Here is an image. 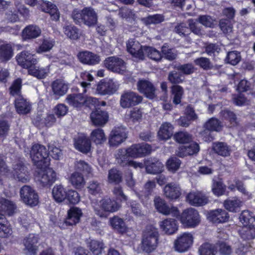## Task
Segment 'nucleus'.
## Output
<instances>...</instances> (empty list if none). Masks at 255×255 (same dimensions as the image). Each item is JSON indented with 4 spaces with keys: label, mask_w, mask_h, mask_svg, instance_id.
<instances>
[{
    "label": "nucleus",
    "mask_w": 255,
    "mask_h": 255,
    "mask_svg": "<svg viewBox=\"0 0 255 255\" xmlns=\"http://www.w3.org/2000/svg\"><path fill=\"white\" fill-rule=\"evenodd\" d=\"M13 175L18 181L26 183L30 180V175L25 166L21 162L13 165Z\"/></svg>",
    "instance_id": "18"
},
{
    "label": "nucleus",
    "mask_w": 255,
    "mask_h": 255,
    "mask_svg": "<svg viewBox=\"0 0 255 255\" xmlns=\"http://www.w3.org/2000/svg\"><path fill=\"white\" fill-rule=\"evenodd\" d=\"M74 146L78 151L87 154L91 149V141L89 137L85 133H78L73 138Z\"/></svg>",
    "instance_id": "9"
},
{
    "label": "nucleus",
    "mask_w": 255,
    "mask_h": 255,
    "mask_svg": "<svg viewBox=\"0 0 255 255\" xmlns=\"http://www.w3.org/2000/svg\"><path fill=\"white\" fill-rule=\"evenodd\" d=\"M241 60L240 52L238 51H232L228 53L225 61L232 65H237Z\"/></svg>",
    "instance_id": "52"
},
{
    "label": "nucleus",
    "mask_w": 255,
    "mask_h": 255,
    "mask_svg": "<svg viewBox=\"0 0 255 255\" xmlns=\"http://www.w3.org/2000/svg\"><path fill=\"white\" fill-rule=\"evenodd\" d=\"M212 148L216 153L221 156H227L230 155V149L227 144L225 142L213 143Z\"/></svg>",
    "instance_id": "41"
},
{
    "label": "nucleus",
    "mask_w": 255,
    "mask_h": 255,
    "mask_svg": "<svg viewBox=\"0 0 255 255\" xmlns=\"http://www.w3.org/2000/svg\"><path fill=\"white\" fill-rule=\"evenodd\" d=\"M212 190L214 195L220 196L224 194L226 190V186L220 179L213 180Z\"/></svg>",
    "instance_id": "47"
},
{
    "label": "nucleus",
    "mask_w": 255,
    "mask_h": 255,
    "mask_svg": "<svg viewBox=\"0 0 255 255\" xmlns=\"http://www.w3.org/2000/svg\"><path fill=\"white\" fill-rule=\"evenodd\" d=\"M180 216L181 223L188 227L194 228L200 222V217L195 209L189 208L184 210Z\"/></svg>",
    "instance_id": "4"
},
{
    "label": "nucleus",
    "mask_w": 255,
    "mask_h": 255,
    "mask_svg": "<svg viewBox=\"0 0 255 255\" xmlns=\"http://www.w3.org/2000/svg\"><path fill=\"white\" fill-rule=\"evenodd\" d=\"M174 139L179 143L185 144L192 141V135L186 131H179L174 135Z\"/></svg>",
    "instance_id": "53"
},
{
    "label": "nucleus",
    "mask_w": 255,
    "mask_h": 255,
    "mask_svg": "<svg viewBox=\"0 0 255 255\" xmlns=\"http://www.w3.org/2000/svg\"><path fill=\"white\" fill-rule=\"evenodd\" d=\"M53 95L55 99H58L67 92L68 85L64 81L57 79L53 81L51 85Z\"/></svg>",
    "instance_id": "23"
},
{
    "label": "nucleus",
    "mask_w": 255,
    "mask_h": 255,
    "mask_svg": "<svg viewBox=\"0 0 255 255\" xmlns=\"http://www.w3.org/2000/svg\"><path fill=\"white\" fill-rule=\"evenodd\" d=\"M127 138L126 129L122 127L115 128L112 130L109 137L110 146H118Z\"/></svg>",
    "instance_id": "16"
},
{
    "label": "nucleus",
    "mask_w": 255,
    "mask_h": 255,
    "mask_svg": "<svg viewBox=\"0 0 255 255\" xmlns=\"http://www.w3.org/2000/svg\"><path fill=\"white\" fill-rule=\"evenodd\" d=\"M12 228L6 220L0 224V238H8L12 234Z\"/></svg>",
    "instance_id": "60"
},
{
    "label": "nucleus",
    "mask_w": 255,
    "mask_h": 255,
    "mask_svg": "<svg viewBox=\"0 0 255 255\" xmlns=\"http://www.w3.org/2000/svg\"><path fill=\"white\" fill-rule=\"evenodd\" d=\"M13 56V50L10 44H4L0 46V59L8 61Z\"/></svg>",
    "instance_id": "42"
},
{
    "label": "nucleus",
    "mask_w": 255,
    "mask_h": 255,
    "mask_svg": "<svg viewBox=\"0 0 255 255\" xmlns=\"http://www.w3.org/2000/svg\"><path fill=\"white\" fill-rule=\"evenodd\" d=\"M137 89L140 93L148 99H152L155 97V87L148 80H139L137 83Z\"/></svg>",
    "instance_id": "15"
},
{
    "label": "nucleus",
    "mask_w": 255,
    "mask_h": 255,
    "mask_svg": "<svg viewBox=\"0 0 255 255\" xmlns=\"http://www.w3.org/2000/svg\"><path fill=\"white\" fill-rule=\"evenodd\" d=\"M142 97L131 91L124 92L121 95L120 105L123 108H128L137 105L142 102Z\"/></svg>",
    "instance_id": "8"
},
{
    "label": "nucleus",
    "mask_w": 255,
    "mask_h": 255,
    "mask_svg": "<svg viewBox=\"0 0 255 255\" xmlns=\"http://www.w3.org/2000/svg\"><path fill=\"white\" fill-rule=\"evenodd\" d=\"M186 198L188 202L194 206H203L208 202V199L205 195L199 191L189 193Z\"/></svg>",
    "instance_id": "22"
},
{
    "label": "nucleus",
    "mask_w": 255,
    "mask_h": 255,
    "mask_svg": "<svg viewBox=\"0 0 255 255\" xmlns=\"http://www.w3.org/2000/svg\"><path fill=\"white\" fill-rule=\"evenodd\" d=\"M154 203L156 210L163 215H171L175 217H177L179 215V211L176 207H170L160 197H155Z\"/></svg>",
    "instance_id": "12"
},
{
    "label": "nucleus",
    "mask_w": 255,
    "mask_h": 255,
    "mask_svg": "<svg viewBox=\"0 0 255 255\" xmlns=\"http://www.w3.org/2000/svg\"><path fill=\"white\" fill-rule=\"evenodd\" d=\"M16 209V206L13 202L4 198H0V211L8 216L12 215Z\"/></svg>",
    "instance_id": "36"
},
{
    "label": "nucleus",
    "mask_w": 255,
    "mask_h": 255,
    "mask_svg": "<svg viewBox=\"0 0 255 255\" xmlns=\"http://www.w3.org/2000/svg\"><path fill=\"white\" fill-rule=\"evenodd\" d=\"M16 59L19 65L28 69L35 65L38 62L35 54H32L28 51H23L17 54Z\"/></svg>",
    "instance_id": "11"
},
{
    "label": "nucleus",
    "mask_w": 255,
    "mask_h": 255,
    "mask_svg": "<svg viewBox=\"0 0 255 255\" xmlns=\"http://www.w3.org/2000/svg\"><path fill=\"white\" fill-rule=\"evenodd\" d=\"M70 180L72 185L76 188H81L85 184L83 175L78 172H75L71 174Z\"/></svg>",
    "instance_id": "44"
},
{
    "label": "nucleus",
    "mask_w": 255,
    "mask_h": 255,
    "mask_svg": "<svg viewBox=\"0 0 255 255\" xmlns=\"http://www.w3.org/2000/svg\"><path fill=\"white\" fill-rule=\"evenodd\" d=\"M89 247L90 251L95 255H99L102 253L104 249V245L102 242L92 240L89 244Z\"/></svg>",
    "instance_id": "56"
},
{
    "label": "nucleus",
    "mask_w": 255,
    "mask_h": 255,
    "mask_svg": "<svg viewBox=\"0 0 255 255\" xmlns=\"http://www.w3.org/2000/svg\"><path fill=\"white\" fill-rule=\"evenodd\" d=\"M110 223L113 228L120 233H124L126 231V226L124 220L118 217L111 219Z\"/></svg>",
    "instance_id": "49"
},
{
    "label": "nucleus",
    "mask_w": 255,
    "mask_h": 255,
    "mask_svg": "<svg viewBox=\"0 0 255 255\" xmlns=\"http://www.w3.org/2000/svg\"><path fill=\"white\" fill-rule=\"evenodd\" d=\"M193 237L191 233H184L177 237L174 242L175 251L179 253L187 251L192 246Z\"/></svg>",
    "instance_id": "6"
},
{
    "label": "nucleus",
    "mask_w": 255,
    "mask_h": 255,
    "mask_svg": "<svg viewBox=\"0 0 255 255\" xmlns=\"http://www.w3.org/2000/svg\"><path fill=\"white\" fill-rule=\"evenodd\" d=\"M242 204L243 202L237 197L228 199L224 202L225 208L229 211L232 212L239 211Z\"/></svg>",
    "instance_id": "35"
},
{
    "label": "nucleus",
    "mask_w": 255,
    "mask_h": 255,
    "mask_svg": "<svg viewBox=\"0 0 255 255\" xmlns=\"http://www.w3.org/2000/svg\"><path fill=\"white\" fill-rule=\"evenodd\" d=\"M159 225L161 231L168 235L175 234L178 228L176 220L171 218H167L160 222Z\"/></svg>",
    "instance_id": "24"
},
{
    "label": "nucleus",
    "mask_w": 255,
    "mask_h": 255,
    "mask_svg": "<svg viewBox=\"0 0 255 255\" xmlns=\"http://www.w3.org/2000/svg\"><path fill=\"white\" fill-rule=\"evenodd\" d=\"M205 130L201 133L205 141H211L214 137L211 135L210 131H221L223 128L222 122L216 118L209 119L203 125Z\"/></svg>",
    "instance_id": "5"
},
{
    "label": "nucleus",
    "mask_w": 255,
    "mask_h": 255,
    "mask_svg": "<svg viewBox=\"0 0 255 255\" xmlns=\"http://www.w3.org/2000/svg\"><path fill=\"white\" fill-rule=\"evenodd\" d=\"M164 20V16L159 14L149 15L141 18L142 22L146 25H150L151 24H159L163 22Z\"/></svg>",
    "instance_id": "46"
},
{
    "label": "nucleus",
    "mask_w": 255,
    "mask_h": 255,
    "mask_svg": "<svg viewBox=\"0 0 255 255\" xmlns=\"http://www.w3.org/2000/svg\"><path fill=\"white\" fill-rule=\"evenodd\" d=\"M65 34L71 39H77L80 36L79 29L73 25H69L64 27Z\"/></svg>",
    "instance_id": "54"
},
{
    "label": "nucleus",
    "mask_w": 255,
    "mask_h": 255,
    "mask_svg": "<svg viewBox=\"0 0 255 255\" xmlns=\"http://www.w3.org/2000/svg\"><path fill=\"white\" fill-rule=\"evenodd\" d=\"M71 17L77 24L83 23L89 27L95 25L98 20L96 12L90 7H85L81 10L75 9L72 11Z\"/></svg>",
    "instance_id": "2"
},
{
    "label": "nucleus",
    "mask_w": 255,
    "mask_h": 255,
    "mask_svg": "<svg viewBox=\"0 0 255 255\" xmlns=\"http://www.w3.org/2000/svg\"><path fill=\"white\" fill-rule=\"evenodd\" d=\"M145 165L146 171L149 174H159L163 169V165L157 159H150L147 160Z\"/></svg>",
    "instance_id": "29"
},
{
    "label": "nucleus",
    "mask_w": 255,
    "mask_h": 255,
    "mask_svg": "<svg viewBox=\"0 0 255 255\" xmlns=\"http://www.w3.org/2000/svg\"><path fill=\"white\" fill-rule=\"evenodd\" d=\"M67 192L61 184L55 185L52 189V196L57 202H61L66 197Z\"/></svg>",
    "instance_id": "40"
},
{
    "label": "nucleus",
    "mask_w": 255,
    "mask_h": 255,
    "mask_svg": "<svg viewBox=\"0 0 255 255\" xmlns=\"http://www.w3.org/2000/svg\"><path fill=\"white\" fill-rule=\"evenodd\" d=\"M220 116L223 120L228 121L232 126H236L238 124L236 115L230 110L226 109L221 111Z\"/></svg>",
    "instance_id": "43"
},
{
    "label": "nucleus",
    "mask_w": 255,
    "mask_h": 255,
    "mask_svg": "<svg viewBox=\"0 0 255 255\" xmlns=\"http://www.w3.org/2000/svg\"><path fill=\"white\" fill-rule=\"evenodd\" d=\"M78 58L81 63L88 65L97 64L101 60L99 55L88 51L79 52L78 54Z\"/></svg>",
    "instance_id": "21"
},
{
    "label": "nucleus",
    "mask_w": 255,
    "mask_h": 255,
    "mask_svg": "<svg viewBox=\"0 0 255 255\" xmlns=\"http://www.w3.org/2000/svg\"><path fill=\"white\" fill-rule=\"evenodd\" d=\"M209 218L214 223L218 224L227 222L229 216L225 210L218 209L209 213Z\"/></svg>",
    "instance_id": "25"
},
{
    "label": "nucleus",
    "mask_w": 255,
    "mask_h": 255,
    "mask_svg": "<svg viewBox=\"0 0 255 255\" xmlns=\"http://www.w3.org/2000/svg\"><path fill=\"white\" fill-rule=\"evenodd\" d=\"M119 86L113 80L101 81L97 85V92L101 95H112L117 91Z\"/></svg>",
    "instance_id": "17"
},
{
    "label": "nucleus",
    "mask_w": 255,
    "mask_h": 255,
    "mask_svg": "<svg viewBox=\"0 0 255 255\" xmlns=\"http://www.w3.org/2000/svg\"><path fill=\"white\" fill-rule=\"evenodd\" d=\"M90 118L93 124L96 126H104L108 121L109 116L107 112L97 109L91 113Z\"/></svg>",
    "instance_id": "19"
},
{
    "label": "nucleus",
    "mask_w": 255,
    "mask_h": 255,
    "mask_svg": "<svg viewBox=\"0 0 255 255\" xmlns=\"http://www.w3.org/2000/svg\"><path fill=\"white\" fill-rule=\"evenodd\" d=\"M168 80L172 84H177L183 81L184 77L180 73L176 71H172L168 74Z\"/></svg>",
    "instance_id": "64"
},
{
    "label": "nucleus",
    "mask_w": 255,
    "mask_h": 255,
    "mask_svg": "<svg viewBox=\"0 0 255 255\" xmlns=\"http://www.w3.org/2000/svg\"><path fill=\"white\" fill-rule=\"evenodd\" d=\"M159 237L158 229L152 225L146 226L142 235V248L146 253H151L157 247Z\"/></svg>",
    "instance_id": "3"
},
{
    "label": "nucleus",
    "mask_w": 255,
    "mask_h": 255,
    "mask_svg": "<svg viewBox=\"0 0 255 255\" xmlns=\"http://www.w3.org/2000/svg\"><path fill=\"white\" fill-rule=\"evenodd\" d=\"M165 196L170 199H176L181 195V189L179 185L175 183H170L164 188Z\"/></svg>",
    "instance_id": "28"
},
{
    "label": "nucleus",
    "mask_w": 255,
    "mask_h": 255,
    "mask_svg": "<svg viewBox=\"0 0 255 255\" xmlns=\"http://www.w3.org/2000/svg\"><path fill=\"white\" fill-rule=\"evenodd\" d=\"M102 209L105 212H115L117 211L121 207L120 204L116 200L110 198H104L100 201Z\"/></svg>",
    "instance_id": "31"
},
{
    "label": "nucleus",
    "mask_w": 255,
    "mask_h": 255,
    "mask_svg": "<svg viewBox=\"0 0 255 255\" xmlns=\"http://www.w3.org/2000/svg\"><path fill=\"white\" fill-rule=\"evenodd\" d=\"M151 150V145L146 143L134 144L128 148V154L134 158L144 156L150 154Z\"/></svg>",
    "instance_id": "14"
},
{
    "label": "nucleus",
    "mask_w": 255,
    "mask_h": 255,
    "mask_svg": "<svg viewBox=\"0 0 255 255\" xmlns=\"http://www.w3.org/2000/svg\"><path fill=\"white\" fill-rule=\"evenodd\" d=\"M21 85L22 81L20 79L18 78L14 80L9 88L10 94L13 96H21L20 95Z\"/></svg>",
    "instance_id": "61"
},
{
    "label": "nucleus",
    "mask_w": 255,
    "mask_h": 255,
    "mask_svg": "<svg viewBox=\"0 0 255 255\" xmlns=\"http://www.w3.org/2000/svg\"><path fill=\"white\" fill-rule=\"evenodd\" d=\"M14 105L16 112L19 114H27L31 110L30 103L22 96H19L15 99Z\"/></svg>",
    "instance_id": "27"
},
{
    "label": "nucleus",
    "mask_w": 255,
    "mask_h": 255,
    "mask_svg": "<svg viewBox=\"0 0 255 255\" xmlns=\"http://www.w3.org/2000/svg\"><path fill=\"white\" fill-rule=\"evenodd\" d=\"M104 64L108 69L115 73L123 74L126 70L125 62L117 57L112 56L107 58L105 60Z\"/></svg>",
    "instance_id": "10"
},
{
    "label": "nucleus",
    "mask_w": 255,
    "mask_h": 255,
    "mask_svg": "<svg viewBox=\"0 0 255 255\" xmlns=\"http://www.w3.org/2000/svg\"><path fill=\"white\" fill-rule=\"evenodd\" d=\"M232 100L233 104L238 106H245L249 103V101L247 98L244 94L241 93L233 95Z\"/></svg>",
    "instance_id": "63"
},
{
    "label": "nucleus",
    "mask_w": 255,
    "mask_h": 255,
    "mask_svg": "<svg viewBox=\"0 0 255 255\" xmlns=\"http://www.w3.org/2000/svg\"><path fill=\"white\" fill-rule=\"evenodd\" d=\"M42 169L38 172L36 178L42 186H50L56 181V174L51 168L45 170Z\"/></svg>",
    "instance_id": "13"
},
{
    "label": "nucleus",
    "mask_w": 255,
    "mask_h": 255,
    "mask_svg": "<svg viewBox=\"0 0 255 255\" xmlns=\"http://www.w3.org/2000/svg\"><path fill=\"white\" fill-rule=\"evenodd\" d=\"M29 74L36 77L39 79H44L47 74V70L44 68H41L34 65L28 70Z\"/></svg>",
    "instance_id": "51"
},
{
    "label": "nucleus",
    "mask_w": 255,
    "mask_h": 255,
    "mask_svg": "<svg viewBox=\"0 0 255 255\" xmlns=\"http://www.w3.org/2000/svg\"><path fill=\"white\" fill-rule=\"evenodd\" d=\"M49 153L45 146L38 143L33 144L30 151V157L39 169H45L50 164Z\"/></svg>",
    "instance_id": "1"
},
{
    "label": "nucleus",
    "mask_w": 255,
    "mask_h": 255,
    "mask_svg": "<svg viewBox=\"0 0 255 255\" xmlns=\"http://www.w3.org/2000/svg\"><path fill=\"white\" fill-rule=\"evenodd\" d=\"M162 57L172 61L176 58L177 51L174 48H169L167 45L164 44L161 47Z\"/></svg>",
    "instance_id": "45"
},
{
    "label": "nucleus",
    "mask_w": 255,
    "mask_h": 255,
    "mask_svg": "<svg viewBox=\"0 0 255 255\" xmlns=\"http://www.w3.org/2000/svg\"><path fill=\"white\" fill-rule=\"evenodd\" d=\"M66 100L69 105L75 108H80L84 106L85 97L82 94H72L68 95Z\"/></svg>",
    "instance_id": "34"
},
{
    "label": "nucleus",
    "mask_w": 255,
    "mask_h": 255,
    "mask_svg": "<svg viewBox=\"0 0 255 255\" xmlns=\"http://www.w3.org/2000/svg\"><path fill=\"white\" fill-rule=\"evenodd\" d=\"M90 140L96 144H102L106 140V136L104 131L101 128L92 130L90 134Z\"/></svg>",
    "instance_id": "38"
},
{
    "label": "nucleus",
    "mask_w": 255,
    "mask_h": 255,
    "mask_svg": "<svg viewBox=\"0 0 255 255\" xmlns=\"http://www.w3.org/2000/svg\"><path fill=\"white\" fill-rule=\"evenodd\" d=\"M129 157L130 156L128 154V148L127 149L120 148L115 154L116 160L122 166L128 165L130 160Z\"/></svg>",
    "instance_id": "39"
},
{
    "label": "nucleus",
    "mask_w": 255,
    "mask_h": 255,
    "mask_svg": "<svg viewBox=\"0 0 255 255\" xmlns=\"http://www.w3.org/2000/svg\"><path fill=\"white\" fill-rule=\"evenodd\" d=\"M41 33L40 29L36 25H30L22 31V37L24 39L35 38Z\"/></svg>",
    "instance_id": "37"
},
{
    "label": "nucleus",
    "mask_w": 255,
    "mask_h": 255,
    "mask_svg": "<svg viewBox=\"0 0 255 255\" xmlns=\"http://www.w3.org/2000/svg\"><path fill=\"white\" fill-rule=\"evenodd\" d=\"M41 10L45 12L49 13L51 18L53 20L57 21L60 17V13L57 6L50 2L42 0L40 4Z\"/></svg>",
    "instance_id": "26"
},
{
    "label": "nucleus",
    "mask_w": 255,
    "mask_h": 255,
    "mask_svg": "<svg viewBox=\"0 0 255 255\" xmlns=\"http://www.w3.org/2000/svg\"><path fill=\"white\" fill-rule=\"evenodd\" d=\"M108 179L110 183L118 184L122 181L121 173L117 169L112 168L109 171Z\"/></svg>",
    "instance_id": "62"
},
{
    "label": "nucleus",
    "mask_w": 255,
    "mask_h": 255,
    "mask_svg": "<svg viewBox=\"0 0 255 255\" xmlns=\"http://www.w3.org/2000/svg\"><path fill=\"white\" fill-rule=\"evenodd\" d=\"M194 62L196 65L205 70L211 69L213 67L210 59L206 57H201L196 58Z\"/></svg>",
    "instance_id": "57"
},
{
    "label": "nucleus",
    "mask_w": 255,
    "mask_h": 255,
    "mask_svg": "<svg viewBox=\"0 0 255 255\" xmlns=\"http://www.w3.org/2000/svg\"><path fill=\"white\" fill-rule=\"evenodd\" d=\"M173 127L168 122L163 123L158 132V136L159 139L166 140L169 139L173 135Z\"/></svg>",
    "instance_id": "32"
},
{
    "label": "nucleus",
    "mask_w": 255,
    "mask_h": 255,
    "mask_svg": "<svg viewBox=\"0 0 255 255\" xmlns=\"http://www.w3.org/2000/svg\"><path fill=\"white\" fill-rule=\"evenodd\" d=\"M20 194L23 202L30 206L37 205L39 202L38 195L30 186L24 185L20 190Z\"/></svg>",
    "instance_id": "7"
},
{
    "label": "nucleus",
    "mask_w": 255,
    "mask_h": 255,
    "mask_svg": "<svg viewBox=\"0 0 255 255\" xmlns=\"http://www.w3.org/2000/svg\"><path fill=\"white\" fill-rule=\"evenodd\" d=\"M198 252L200 255H215L217 250L214 245L206 243L199 247Z\"/></svg>",
    "instance_id": "50"
},
{
    "label": "nucleus",
    "mask_w": 255,
    "mask_h": 255,
    "mask_svg": "<svg viewBox=\"0 0 255 255\" xmlns=\"http://www.w3.org/2000/svg\"><path fill=\"white\" fill-rule=\"evenodd\" d=\"M171 92L173 103L175 105L180 104L184 94L183 88L179 85H174L171 87Z\"/></svg>",
    "instance_id": "48"
},
{
    "label": "nucleus",
    "mask_w": 255,
    "mask_h": 255,
    "mask_svg": "<svg viewBox=\"0 0 255 255\" xmlns=\"http://www.w3.org/2000/svg\"><path fill=\"white\" fill-rule=\"evenodd\" d=\"M39 241L38 236L35 234H29L23 241L25 250L29 255H35L37 251V244Z\"/></svg>",
    "instance_id": "20"
},
{
    "label": "nucleus",
    "mask_w": 255,
    "mask_h": 255,
    "mask_svg": "<svg viewBox=\"0 0 255 255\" xmlns=\"http://www.w3.org/2000/svg\"><path fill=\"white\" fill-rule=\"evenodd\" d=\"M54 40L50 38L44 39L41 44L36 49L37 53H41L50 51L53 47Z\"/></svg>",
    "instance_id": "55"
},
{
    "label": "nucleus",
    "mask_w": 255,
    "mask_h": 255,
    "mask_svg": "<svg viewBox=\"0 0 255 255\" xmlns=\"http://www.w3.org/2000/svg\"><path fill=\"white\" fill-rule=\"evenodd\" d=\"M82 215V211L78 208L70 209L68 212V217L65 221L66 225L72 226L78 223Z\"/></svg>",
    "instance_id": "30"
},
{
    "label": "nucleus",
    "mask_w": 255,
    "mask_h": 255,
    "mask_svg": "<svg viewBox=\"0 0 255 255\" xmlns=\"http://www.w3.org/2000/svg\"><path fill=\"white\" fill-rule=\"evenodd\" d=\"M239 219L244 226L249 225V224L255 220V216L249 210H245L240 214Z\"/></svg>",
    "instance_id": "58"
},
{
    "label": "nucleus",
    "mask_w": 255,
    "mask_h": 255,
    "mask_svg": "<svg viewBox=\"0 0 255 255\" xmlns=\"http://www.w3.org/2000/svg\"><path fill=\"white\" fill-rule=\"evenodd\" d=\"M240 237L244 241H250L255 239V226L245 225L239 231Z\"/></svg>",
    "instance_id": "33"
},
{
    "label": "nucleus",
    "mask_w": 255,
    "mask_h": 255,
    "mask_svg": "<svg viewBox=\"0 0 255 255\" xmlns=\"http://www.w3.org/2000/svg\"><path fill=\"white\" fill-rule=\"evenodd\" d=\"M145 55H147L150 59L158 61L161 59V53L155 48L147 46L145 48Z\"/></svg>",
    "instance_id": "59"
}]
</instances>
